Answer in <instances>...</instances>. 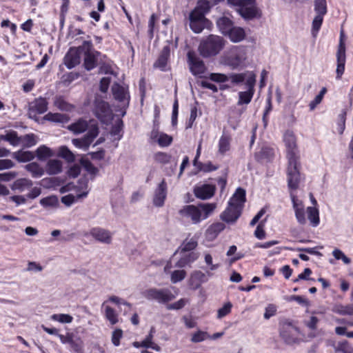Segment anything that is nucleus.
<instances>
[{"label": "nucleus", "instance_id": "obj_1", "mask_svg": "<svg viewBox=\"0 0 353 353\" xmlns=\"http://www.w3.org/2000/svg\"><path fill=\"white\" fill-rule=\"evenodd\" d=\"M283 141L286 148L288 162L287 169L288 187L290 189L295 190L298 188L301 181V174L299 172L301 164L296 139L293 132L287 130L283 135Z\"/></svg>", "mask_w": 353, "mask_h": 353}, {"label": "nucleus", "instance_id": "obj_2", "mask_svg": "<svg viewBox=\"0 0 353 353\" xmlns=\"http://www.w3.org/2000/svg\"><path fill=\"white\" fill-rule=\"evenodd\" d=\"M216 203H201L196 205H188L183 206L179 214L182 218L190 220L192 224H198L208 219L215 210Z\"/></svg>", "mask_w": 353, "mask_h": 353}, {"label": "nucleus", "instance_id": "obj_3", "mask_svg": "<svg viewBox=\"0 0 353 353\" xmlns=\"http://www.w3.org/2000/svg\"><path fill=\"white\" fill-rule=\"evenodd\" d=\"M245 201V190L241 188H237L230 199L228 208L220 214V219L227 223H235L241 214Z\"/></svg>", "mask_w": 353, "mask_h": 353}, {"label": "nucleus", "instance_id": "obj_4", "mask_svg": "<svg viewBox=\"0 0 353 353\" xmlns=\"http://www.w3.org/2000/svg\"><path fill=\"white\" fill-rule=\"evenodd\" d=\"M225 45V41L223 37L210 34L200 41L198 50L203 57L209 58L217 55Z\"/></svg>", "mask_w": 353, "mask_h": 353}, {"label": "nucleus", "instance_id": "obj_5", "mask_svg": "<svg viewBox=\"0 0 353 353\" xmlns=\"http://www.w3.org/2000/svg\"><path fill=\"white\" fill-rule=\"evenodd\" d=\"M228 3L232 6L236 7L237 12L245 19L260 17L256 0H228Z\"/></svg>", "mask_w": 353, "mask_h": 353}, {"label": "nucleus", "instance_id": "obj_6", "mask_svg": "<svg viewBox=\"0 0 353 353\" xmlns=\"http://www.w3.org/2000/svg\"><path fill=\"white\" fill-rule=\"evenodd\" d=\"M143 295L148 300H155L159 303H166L175 298L172 292L167 288H150L145 290Z\"/></svg>", "mask_w": 353, "mask_h": 353}, {"label": "nucleus", "instance_id": "obj_7", "mask_svg": "<svg viewBox=\"0 0 353 353\" xmlns=\"http://www.w3.org/2000/svg\"><path fill=\"white\" fill-rule=\"evenodd\" d=\"M84 54V66L87 70H91L97 65V59L100 53L92 48L90 41H84L81 46Z\"/></svg>", "mask_w": 353, "mask_h": 353}, {"label": "nucleus", "instance_id": "obj_8", "mask_svg": "<svg viewBox=\"0 0 353 353\" xmlns=\"http://www.w3.org/2000/svg\"><path fill=\"white\" fill-rule=\"evenodd\" d=\"M99 134V128L97 124H91L87 134L82 138L74 139L72 142L77 148L87 150L94 139Z\"/></svg>", "mask_w": 353, "mask_h": 353}, {"label": "nucleus", "instance_id": "obj_9", "mask_svg": "<svg viewBox=\"0 0 353 353\" xmlns=\"http://www.w3.org/2000/svg\"><path fill=\"white\" fill-rule=\"evenodd\" d=\"M187 57L189 68L192 74L194 76L201 77L206 70V67L203 60L194 51H189Z\"/></svg>", "mask_w": 353, "mask_h": 353}, {"label": "nucleus", "instance_id": "obj_10", "mask_svg": "<svg viewBox=\"0 0 353 353\" xmlns=\"http://www.w3.org/2000/svg\"><path fill=\"white\" fill-rule=\"evenodd\" d=\"M189 19L191 30L197 34L201 33L205 28L210 30L212 26V23L205 17H201L194 12H190Z\"/></svg>", "mask_w": 353, "mask_h": 353}, {"label": "nucleus", "instance_id": "obj_11", "mask_svg": "<svg viewBox=\"0 0 353 353\" xmlns=\"http://www.w3.org/2000/svg\"><path fill=\"white\" fill-rule=\"evenodd\" d=\"M212 276V273L210 271L204 273L201 270H194L191 272L188 279L189 287L192 290H197L201 286L202 283L208 281V277Z\"/></svg>", "mask_w": 353, "mask_h": 353}, {"label": "nucleus", "instance_id": "obj_12", "mask_svg": "<svg viewBox=\"0 0 353 353\" xmlns=\"http://www.w3.org/2000/svg\"><path fill=\"white\" fill-rule=\"evenodd\" d=\"M58 337L63 344H69L71 350L76 353H82L83 349V342L77 335L73 333H67L66 335L59 334Z\"/></svg>", "mask_w": 353, "mask_h": 353}, {"label": "nucleus", "instance_id": "obj_13", "mask_svg": "<svg viewBox=\"0 0 353 353\" xmlns=\"http://www.w3.org/2000/svg\"><path fill=\"white\" fill-rule=\"evenodd\" d=\"M246 59V53L245 49L240 47L235 48L231 52V54L227 58V64L232 68H237L244 65Z\"/></svg>", "mask_w": 353, "mask_h": 353}, {"label": "nucleus", "instance_id": "obj_14", "mask_svg": "<svg viewBox=\"0 0 353 353\" xmlns=\"http://www.w3.org/2000/svg\"><path fill=\"white\" fill-rule=\"evenodd\" d=\"M112 92L114 99L121 103L124 108L128 106L130 94L128 87L115 83L112 86Z\"/></svg>", "mask_w": 353, "mask_h": 353}, {"label": "nucleus", "instance_id": "obj_15", "mask_svg": "<svg viewBox=\"0 0 353 353\" xmlns=\"http://www.w3.org/2000/svg\"><path fill=\"white\" fill-rule=\"evenodd\" d=\"M345 60V45L341 37L336 52L337 66L336 73L337 79H340L344 73Z\"/></svg>", "mask_w": 353, "mask_h": 353}, {"label": "nucleus", "instance_id": "obj_16", "mask_svg": "<svg viewBox=\"0 0 353 353\" xmlns=\"http://www.w3.org/2000/svg\"><path fill=\"white\" fill-rule=\"evenodd\" d=\"M95 114L103 123H107L112 119V111L108 103L103 101H97Z\"/></svg>", "mask_w": 353, "mask_h": 353}, {"label": "nucleus", "instance_id": "obj_17", "mask_svg": "<svg viewBox=\"0 0 353 353\" xmlns=\"http://www.w3.org/2000/svg\"><path fill=\"white\" fill-rule=\"evenodd\" d=\"M83 50L81 46L75 48H71L64 57V63L68 69H71L80 63L81 54Z\"/></svg>", "mask_w": 353, "mask_h": 353}, {"label": "nucleus", "instance_id": "obj_18", "mask_svg": "<svg viewBox=\"0 0 353 353\" xmlns=\"http://www.w3.org/2000/svg\"><path fill=\"white\" fill-rule=\"evenodd\" d=\"M48 103L44 98L36 99L30 105L29 117L37 120V114H43L48 110Z\"/></svg>", "mask_w": 353, "mask_h": 353}, {"label": "nucleus", "instance_id": "obj_19", "mask_svg": "<svg viewBox=\"0 0 353 353\" xmlns=\"http://www.w3.org/2000/svg\"><path fill=\"white\" fill-rule=\"evenodd\" d=\"M216 191V187L211 184H202L194 187V196L201 200H207L212 198Z\"/></svg>", "mask_w": 353, "mask_h": 353}, {"label": "nucleus", "instance_id": "obj_20", "mask_svg": "<svg viewBox=\"0 0 353 353\" xmlns=\"http://www.w3.org/2000/svg\"><path fill=\"white\" fill-rule=\"evenodd\" d=\"M90 234L96 241L104 244H110L112 241V234L109 230L102 228H92L90 230Z\"/></svg>", "mask_w": 353, "mask_h": 353}, {"label": "nucleus", "instance_id": "obj_21", "mask_svg": "<svg viewBox=\"0 0 353 353\" xmlns=\"http://www.w3.org/2000/svg\"><path fill=\"white\" fill-rule=\"evenodd\" d=\"M79 183H82L81 188L83 190L82 192L77 194L76 196L69 194L61 198V202L66 206H70L74 202L88 196L89 190L87 180L81 181Z\"/></svg>", "mask_w": 353, "mask_h": 353}, {"label": "nucleus", "instance_id": "obj_22", "mask_svg": "<svg viewBox=\"0 0 353 353\" xmlns=\"http://www.w3.org/2000/svg\"><path fill=\"white\" fill-rule=\"evenodd\" d=\"M167 196V184L165 180L159 184L157 188L155 190L153 203L157 207H162L164 204Z\"/></svg>", "mask_w": 353, "mask_h": 353}, {"label": "nucleus", "instance_id": "obj_23", "mask_svg": "<svg viewBox=\"0 0 353 353\" xmlns=\"http://www.w3.org/2000/svg\"><path fill=\"white\" fill-rule=\"evenodd\" d=\"M254 85L255 84H253V79L248 80V90L239 92V100L237 102L239 105H248L250 103L254 94Z\"/></svg>", "mask_w": 353, "mask_h": 353}, {"label": "nucleus", "instance_id": "obj_24", "mask_svg": "<svg viewBox=\"0 0 353 353\" xmlns=\"http://www.w3.org/2000/svg\"><path fill=\"white\" fill-rule=\"evenodd\" d=\"M228 78L234 83H240L245 81L247 86L248 85V80L250 79H253V84L256 83V75L250 71L239 74H232Z\"/></svg>", "mask_w": 353, "mask_h": 353}, {"label": "nucleus", "instance_id": "obj_25", "mask_svg": "<svg viewBox=\"0 0 353 353\" xmlns=\"http://www.w3.org/2000/svg\"><path fill=\"white\" fill-rule=\"evenodd\" d=\"M292 201L297 221L301 225L305 224L306 223V219L305 216L304 205L302 202L299 201L294 196H292Z\"/></svg>", "mask_w": 353, "mask_h": 353}, {"label": "nucleus", "instance_id": "obj_26", "mask_svg": "<svg viewBox=\"0 0 353 353\" xmlns=\"http://www.w3.org/2000/svg\"><path fill=\"white\" fill-rule=\"evenodd\" d=\"M225 228L223 223L215 222L211 224L205 232V236L210 241L214 240L219 234Z\"/></svg>", "mask_w": 353, "mask_h": 353}, {"label": "nucleus", "instance_id": "obj_27", "mask_svg": "<svg viewBox=\"0 0 353 353\" xmlns=\"http://www.w3.org/2000/svg\"><path fill=\"white\" fill-rule=\"evenodd\" d=\"M230 39L234 43H238L243 41L245 37V32L243 28L240 27H232L226 34Z\"/></svg>", "mask_w": 353, "mask_h": 353}, {"label": "nucleus", "instance_id": "obj_28", "mask_svg": "<svg viewBox=\"0 0 353 353\" xmlns=\"http://www.w3.org/2000/svg\"><path fill=\"white\" fill-rule=\"evenodd\" d=\"M91 124L92 123L89 125L85 120L79 119L77 122L70 125L68 128L74 134H80L85 132L87 129L89 130Z\"/></svg>", "mask_w": 353, "mask_h": 353}, {"label": "nucleus", "instance_id": "obj_29", "mask_svg": "<svg viewBox=\"0 0 353 353\" xmlns=\"http://www.w3.org/2000/svg\"><path fill=\"white\" fill-rule=\"evenodd\" d=\"M46 170L48 174H57L62 170V163L57 159L49 160L46 164Z\"/></svg>", "mask_w": 353, "mask_h": 353}, {"label": "nucleus", "instance_id": "obj_30", "mask_svg": "<svg viewBox=\"0 0 353 353\" xmlns=\"http://www.w3.org/2000/svg\"><path fill=\"white\" fill-rule=\"evenodd\" d=\"M43 119L51 122L63 124L68 123L70 118L65 114L49 112L43 117Z\"/></svg>", "mask_w": 353, "mask_h": 353}, {"label": "nucleus", "instance_id": "obj_31", "mask_svg": "<svg viewBox=\"0 0 353 353\" xmlns=\"http://www.w3.org/2000/svg\"><path fill=\"white\" fill-rule=\"evenodd\" d=\"M25 168L31 174L33 178H39L44 174L43 168L36 162L26 165Z\"/></svg>", "mask_w": 353, "mask_h": 353}, {"label": "nucleus", "instance_id": "obj_32", "mask_svg": "<svg viewBox=\"0 0 353 353\" xmlns=\"http://www.w3.org/2000/svg\"><path fill=\"white\" fill-rule=\"evenodd\" d=\"M292 330H294V327L290 323L283 324L281 328L280 335L288 343H291L294 340V337L291 336Z\"/></svg>", "mask_w": 353, "mask_h": 353}, {"label": "nucleus", "instance_id": "obj_33", "mask_svg": "<svg viewBox=\"0 0 353 353\" xmlns=\"http://www.w3.org/2000/svg\"><path fill=\"white\" fill-rule=\"evenodd\" d=\"M169 55L170 48L168 46H165L163 48L157 61L154 63V66L156 68H159L161 70H163L164 68L166 66Z\"/></svg>", "mask_w": 353, "mask_h": 353}, {"label": "nucleus", "instance_id": "obj_34", "mask_svg": "<svg viewBox=\"0 0 353 353\" xmlns=\"http://www.w3.org/2000/svg\"><path fill=\"white\" fill-rule=\"evenodd\" d=\"M216 24L219 30L225 35H226L233 27L232 21L225 17L219 18L216 21Z\"/></svg>", "mask_w": 353, "mask_h": 353}, {"label": "nucleus", "instance_id": "obj_35", "mask_svg": "<svg viewBox=\"0 0 353 353\" xmlns=\"http://www.w3.org/2000/svg\"><path fill=\"white\" fill-rule=\"evenodd\" d=\"M34 153L30 151L19 150L13 154V157L19 162H27L34 158Z\"/></svg>", "mask_w": 353, "mask_h": 353}, {"label": "nucleus", "instance_id": "obj_36", "mask_svg": "<svg viewBox=\"0 0 353 353\" xmlns=\"http://www.w3.org/2000/svg\"><path fill=\"white\" fill-rule=\"evenodd\" d=\"M36 155L39 160L45 161L48 158L53 157L54 153L50 148L43 145L37 149Z\"/></svg>", "mask_w": 353, "mask_h": 353}, {"label": "nucleus", "instance_id": "obj_37", "mask_svg": "<svg viewBox=\"0 0 353 353\" xmlns=\"http://www.w3.org/2000/svg\"><path fill=\"white\" fill-rule=\"evenodd\" d=\"M210 9V3L208 1H199L196 8L191 12L196 14H200L201 17H205V14L208 12Z\"/></svg>", "mask_w": 353, "mask_h": 353}, {"label": "nucleus", "instance_id": "obj_38", "mask_svg": "<svg viewBox=\"0 0 353 353\" xmlns=\"http://www.w3.org/2000/svg\"><path fill=\"white\" fill-rule=\"evenodd\" d=\"M32 185V182L31 180L22 178L16 180L12 185V188L14 190H18L19 191H23L26 189L30 188Z\"/></svg>", "mask_w": 353, "mask_h": 353}, {"label": "nucleus", "instance_id": "obj_39", "mask_svg": "<svg viewBox=\"0 0 353 353\" xmlns=\"http://www.w3.org/2000/svg\"><path fill=\"white\" fill-rule=\"evenodd\" d=\"M307 217L314 227L319 223V210L314 207H308L307 208Z\"/></svg>", "mask_w": 353, "mask_h": 353}, {"label": "nucleus", "instance_id": "obj_40", "mask_svg": "<svg viewBox=\"0 0 353 353\" xmlns=\"http://www.w3.org/2000/svg\"><path fill=\"white\" fill-rule=\"evenodd\" d=\"M105 316L111 325H115L119 321L117 313L109 305L105 307Z\"/></svg>", "mask_w": 353, "mask_h": 353}, {"label": "nucleus", "instance_id": "obj_41", "mask_svg": "<svg viewBox=\"0 0 353 353\" xmlns=\"http://www.w3.org/2000/svg\"><path fill=\"white\" fill-rule=\"evenodd\" d=\"M230 148V138L228 136L223 135L219 142V152L221 154H224Z\"/></svg>", "mask_w": 353, "mask_h": 353}, {"label": "nucleus", "instance_id": "obj_42", "mask_svg": "<svg viewBox=\"0 0 353 353\" xmlns=\"http://www.w3.org/2000/svg\"><path fill=\"white\" fill-rule=\"evenodd\" d=\"M58 154L68 162H73L75 160L74 154L66 146L60 147Z\"/></svg>", "mask_w": 353, "mask_h": 353}, {"label": "nucleus", "instance_id": "obj_43", "mask_svg": "<svg viewBox=\"0 0 353 353\" xmlns=\"http://www.w3.org/2000/svg\"><path fill=\"white\" fill-rule=\"evenodd\" d=\"M187 275V272L184 270H177L171 272L170 281L172 283H176L183 281Z\"/></svg>", "mask_w": 353, "mask_h": 353}, {"label": "nucleus", "instance_id": "obj_44", "mask_svg": "<svg viewBox=\"0 0 353 353\" xmlns=\"http://www.w3.org/2000/svg\"><path fill=\"white\" fill-rule=\"evenodd\" d=\"M54 105L62 111H70L73 109V106L67 103L61 97H57L54 101Z\"/></svg>", "mask_w": 353, "mask_h": 353}, {"label": "nucleus", "instance_id": "obj_45", "mask_svg": "<svg viewBox=\"0 0 353 353\" xmlns=\"http://www.w3.org/2000/svg\"><path fill=\"white\" fill-rule=\"evenodd\" d=\"M197 246V242L193 239H185L180 246L181 252H185L193 250Z\"/></svg>", "mask_w": 353, "mask_h": 353}, {"label": "nucleus", "instance_id": "obj_46", "mask_svg": "<svg viewBox=\"0 0 353 353\" xmlns=\"http://www.w3.org/2000/svg\"><path fill=\"white\" fill-rule=\"evenodd\" d=\"M334 311L341 315H353V303L346 305H337Z\"/></svg>", "mask_w": 353, "mask_h": 353}, {"label": "nucleus", "instance_id": "obj_47", "mask_svg": "<svg viewBox=\"0 0 353 353\" xmlns=\"http://www.w3.org/2000/svg\"><path fill=\"white\" fill-rule=\"evenodd\" d=\"M1 139L3 141H7L12 145H17L20 143L21 138L17 137L16 132H10L6 135H1Z\"/></svg>", "mask_w": 353, "mask_h": 353}, {"label": "nucleus", "instance_id": "obj_48", "mask_svg": "<svg viewBox=\"0 0 353 353\" xmlns=\"http://www.w3.org/2000/svg\"><path fill=\"white\" fill-rule=\"evenodd\" d=\"M314 10L316 14L325 15L327 12L325 0H314Z\"/></svg>", "mask_w": 353, "mask_h": 353}, {"label": "nucleus", "instance_id": "obj_49", "mask_svg": "<svg viewBox=\"0 0 353 353\" xmlns=\"http://www.w3.org/2000/svg\"><path fill=\"white\" fill-rule=\"evenodd\" d=\"M51 319L62 323H70L73 320L72 316L66 314H54L52 315Z\"/></svg>", "mask_w": 353, "mask_h": 353}, {"label": "nucleus", "instance_id": "obj_50", "mask_svg": "<svg viewBox=\"0 0 353 353\" xmlns=\"http://www.w3.org/2000/svg\"><path fill=\"white\" fill-rule=\"evenodd\" d=\"M40 203L44 207H55L59 203V200L57 196H51L41 199Z\"/></svg>", "mask_w": 353, "mask_h": 353}, {"label": "nucleus", "instance_id": "obj_51", "mask_svg": "<svg viewBox=\"0 0 353 353\" xmlns=\"http://www.w3.org/2000/svg\"><path fill=\"white\" fill-rule=\"evenodd\" d=\"M346 111L343 110L339 114L337 130L340 134H342L345 128Z\"/></svg>", "mask_w": 353, "mask_h": 353}, {"label": "nucleus", "instance_id": "obj_52", "mask_svg": "<svg viewBox=\"0 0 353 353\" xmlns=\"http://www.w3.org/2000/svg\"><path fill=\"white\" fill-rule=\"evenodd\" d=\"M326 92L327 89L325 88H323L319 94L310 103L309 106L311 110H313L316 106L321 102Z\"/></svg>", "mask_w": 353, "mask_h": 353}, {"label": "nucleus", "instance_id": "obj_53", "mask_svg": "<svg viewBox=\"0 0 353 353\" xmlns=\"http://www.w3.org/2000/svg\"><path fill=\"white\" fill-rule=\"evenodd\" d=\"M210 335L206 332L198 331L194 333L191 339V341L193 343H199L205 341L208 339Z\"/></svg>", "mask_w": 353, "mask_h": 353}, {"label": "nucleus", "instance_id": "obj_54", "mask_svg": "<svg viewBox=\"0 0 353 353\" xmlns=\"http://www.w3.org/2000/svg\"><path fill=\"white\" fill-rule=\"evenodd\" d=\"M267 221V218L264 220L261 221L259 225H257L256 230L254 232L255 236L259 239H263L265 237V232L263 229L265 226V223Z\"/></svg>", "mask_w": 353, "mask_h": 353}, {"label": "nucleus", "instance_id": "obj_55", "mask_svg": "<svg viewBox=\"0 0 353 353\" xmlns=\"http://www.w3.org/2000/svg\"><path fill=\"white\" fill-rule=\"evenodd\" d=\"M232 305L230 302L226 303L222 307L218 310L217 317L221 319L228 315L232 309Z\"/></svg>", "mask_w": 353, "mask_h": 353}, {"label": "nucleus", "instance_id": "obj_56", "mask_svg": "<svg viewBox=\"0 0 353 353\" xmlns=\"http://www.w3.org/2000/svg\"><path fill=\"white\" fill-rule=\"evenodd\" d=\"M20 141H22L27 147L33 146L37 143L35 136L33 134H26L21 137Z\"/></svg>", "mask_w": 353, "mask_h": 353}, {"label": "nucleus", "instance_id": "obj_57", "mask_svg": "<svg viewBox=\"0 0 353 353\" xmlns=\"http://www.w3.org/2000/svg\"><path fill=\"white\" fill-rule=\"evenodd\" d=\"M210 79L218 82V83H223L226 82L229 80V78L228 76H226L224 74L221 73H211L210 74Z\"/></svg>", "mask_w": 353, "mask_h": 353}, {"label": "nucleus", "instance_id": "obj_58", "mask_svg": "<svg viewBox=\"0 0 353 353\" xmlns=\"http://www.w3.org/2000/svg\"><path fill=\"white\" fill-rule=\"evenodd\" d=\"M123 336V331L121 329H116L112 333L111 341L115 346H119L120 344V339Z\"/></svg>", "mask_w": 353, "mask_h": 353}, {"label": "nucleus", "instance_id": "obj_59", "mask_svg": "<svg viewBox=\"0 0 353 353\" xmlns=\"http://www.w3.org/2000/svg\"><path fill=\"white\" fill-rule=\"evenodd\" d=\"M277 307L274 304H268L265 309L264 318L269 319L276 313Z\"/></svg>", "mask_w": 353, "mask_h": 353}, {"label": "nucleus", "instance_id": "obj_60", "mask_svg": "<svg viewBox=\"0 0 353 353\" xmlns=\"http://www.w3.org/2000/svg\"><path fill=\"white\" fill-rule=\"evenodd\" d=\"M332 254L336 260L341 259L345 264H349L350 263V259L347 257L341 250L339 249L334 250Z\"/></svg>", "mask_w": 353, "mask_h": 353}, {"label": "nucleus", "instance_id": "obj_61", "mask_svg": "<svg viewBox=\"0 0 353 353\" xmlns=\"http://www.w3.org/2000/svg\"><path fill=\"white\" fill-rule=\"evenodd\" d=\"M188 301L185 299H181L179 301L172 303L168 304L167 305V309L169 310H180L183 308L185 304L187 303Z\"/></svg>", "mask_w": 353, "mask_h": 353}, {"label": "nucleus", "instance_id": "obj_62", "mask_svg": "<svg viewBox=\"0 0 353 353\" xmlns=\"http://www.w3.org/2000/svg\"><path fill=\"white\" fill-rule=\"evenodd\" d=\"M82 164H83V167L85 168V170L90 174L95 176L98 173V172H99L98 168H96L95 166H94V165L92 163H90V161H83Z\"/></svg>", "mask_w": 353, "mask_h": 353}, {"label": "nucleus", "instance_id": "obj_63", "mask_svg": "<svg viewBox=\"0 0 353 353\" xmlns=\"http://www.w3.org/2000/svg\"><path fill=\"white\" fill-rule=\"evenodd\" d=\"M155 332L154 327H152L149 334L147 337L141 342V346L143 347L148 348L152 344L153 334Z\"/></svg>", "mask_w": 353, "mask_h": 353}, {"label": "nucleus", "instance_id": "obj_64", "mask_svg": "<svg viewBox=\"0 0 353 353\" xmlns=\"http://www.w3.org/2000/svg\"><path fill=\"white\" fill-rule=\"evenodd\" d=\"M172 141V139L171 137L168 136L165 134H161L159 136V138L158 139V143L161 146H168L169 145Z\"/></svg>", "mask_w": 353, "mask_h": 353}]
</instances>
